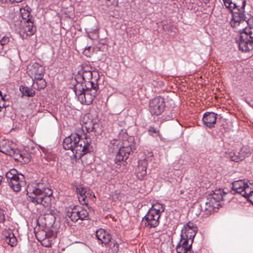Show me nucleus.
<instances>
[{"instance_id": "1", "label": "nucleus", "mask_w": 253, "mask_h": 253, "mask_svg": "<svg viewBox=\"0 0 253 253\" xmlns=\"http://www.w3.org/2000/svg\"><path fill=\"white\" fill-rule=\"evenodd\" d=\"M231 12L230 24L240 33L238 41L239 50L247 52L253 49V16L245 15L246 0H222Z\"/></svg>"}, {"instance_id": "2", "label": "nucleus", "mask_w": 253, "mask_h": 253, "mask_svg": "<svg viewBox=\"0 0 253 253\" xmlns=\"http://www.w3.org/2000/svg\"><path fill=\"white\" fill-rule=\"evenodd\" d=\"M91 139L86 136L81 138L77 133H72L63 140V147L70 150L76 159H80L86 153L92 150Z\"/></svg>"}, {"instance_id": "3", "label": "nucleus", "mask_w": 253, "mask_h": 253, "mask_svg": "<svg viewBox=\"0 0 253 253\" xmlns=\"http://www.w3.org/2000/svg\"><path fill=\"white\" fill-rule=\"evenodd\" d=\"M27 192L28 200L35 204H41L47 207L50 203V196L52 192L49 188L45 187L42 183L29 184Z\"/></svg>"}, {"instance_id": "4", "label": "nucleus", "mask_w": 253, "mask_h": 253, "mask_svg": "<svg viewBox=\"0 0 253 253\" xmlns=\"http://www.w3.org/2000/svg\"><path fill=\"white\" fill-rule=\"evenodd\" d=\"M98 85L94 82H88L84 87L76 85L74 91L79 101L83 104L89 105L92 103L97 94Z\"/></svg>"}, {"instance_id": "5", "label": "nucleus", "mask_w": 253, "mask_h": 253, "mask_svg": "<svg viewBox=\"0 0 253 253\" xmlns=\"http://www.w3.org/2000/svg\"><path fill=\"white\" fill-rule=\"evenodd\" d=\"M66 217L75 222L79 219L81 220L88 219L89 213L87 210L80 206H76L73 208H69L66 213Z\"/></svg>"}, {"instance_id": "6", "label": "nucleus", "mask_w": 253, "mask_h": 253, "mask_svg": "<svg viewBox=\"0 0 253 253\" xmlns=\"http://www.w3.org/2000/svg\"><path fill=\"white\" fill-rule=\"evenodd\" d=\"M253 189V184L245 180H239L233 182L232 190L245 197L248 192H251Z\"/></svg>"}, {"instance_id": "7", "label": "nucleus", "mask_w": 253, "mask_h": 253, "mask_svg": "<svg viewBox=\"0 0 253 253\" xmlns=\"http://www.w3.org/2000/svg\"><path fill=\"white\" fill-rule=\"evenodd\" d=\"M96 236L98 240L105 245L109 244V246L117 252L119 250V244L111 241V235L106 230L100 228L96 231Z\"/></svg>"}, {"instance_id": "8", "label": "nucleus", "mask_w": 253, "mask_h": 253, "mask_svg": "<svg viewBox=\"0 0 253 253\" xmlns=\"http://www.w3.org/2000/svg\"><path fill=\"white\" fill-rule=\"evenodd\" d=\"M165 106L164 98L159 96L150 100L149 110L152 114L159 115L164 111Z\"/></svg>"}, {"instance_id": "9", "label": "nucleus", "mask_w": 253, "mask_h": 253, "mask_svg": "<svg viewBox=\"0 0 253 253\" xmlns=\"http://www.w3.org/2000/svg\"><path fill=\"white\" fill-rule=\"evenodd\" d=\"M160 214L151 211H148L145 216L142 218V225L148 228L157 227L159 224Z\"/></svg>"}, {"instance_id": "10", "label": "nucleus", "mask_w": 253, "mask_h": 253, "mask_svg": "<svg viewBox=\"0 0 253 253\" xmlns=\"http://www.w3.org/2000/svg\"><path fill=\"white\" fill-rule=\"evenodd\" d=\"M27 73L32 80L39 79L43 77L44 69L39 63H33L28 66Z\"/></svg>"}, {"instance_id": "11", "label": "nucleus", "mask_w": 253, "mask_h": 253, "mask_svg": "<svg viewBox=\"0 0 253 253\" xmlns=\"http://www.w3.org/2000/svg\"><path fill=\"white\" fill-rule=\"evenodd\" d=\"M193 242V240L181 237L180 240L176 247L177 253H193L191 250Z\"/></svg>"}, {"instance_id": "12", "label": "nucleus", "mask_w": 253, "mask_h": 253, "mask_svg": "<svg viewBox=\"0 0 253 253\" xmlns=\"http://www.w3.org/2000/svg\"><path fill=\"white\" fill-rule=\"evenodd\" d=\"M197 231V226L192 222H189L182 228L180 237H185L190 240H194Z\"/></svg>"}, {"instance_id": "13", "label": "nucleus", "mask_w": 253, "mask_h": 253, "mask_svg": "<svg viewBox=\"0 0 253 253\" xmlns=\"http://www.w3.org/2000/svg\"><path fill=\"white\" fill-rule=\"evenodd\" d=\"M22 28L20 31V34L23 39L27 38L35 33V28L34 27L33 21H29L26 24H22Z\"/></svg>"}, {"instance_id": "14", "label": "nucleus", "mask_w": 253, "mask_h": 253, "mask_svg": "<svg viewBox=\"0 0 253 253\" xmlns=\"http://www.w3.org/2000/svg\"><path fill=\"white\" fill-rule=\"evenodd\" d=\"M148 161L146 159L138 161V165L135 169V172L138 179H143L146 175V169Z\"/></svg>"}, {"instance_id": "15", "label": "nucleus", "mask_w": 253, "mask_h": 253, "mask_svg": "<svg viewBox=\"0 0 253 253\" xmlns=\"http://www.w3.org/2000/svg\"><path fill=\"white\" fill-rule=\"evenodd\" d=\"M76 189L78 195V199L80 203L82 205H84L88 207V201L87 200L86 194L88 192V188L82 185H78L76 187Z\"/></svg>"}, {"instance_id": "16", "label": "nucleus", "mask_w": 253, "mask_h": 253, "mask_svg": "<svg viewBox=\"0 0 253 253\" xmlns=\"http://www.w3.org/2000/svg\"><path fill=\"white\" fill-rule=\"evenodd\" d=\"M25 178L23 174H20L16 178L12 181H9V186L15 192H19L21 190L22 187L25 185Z\"/></svg>"}, {"instance_id": "17", "label": "nucleus", "mask_w": 253, "mask_h": 253, "mask_svg": "<svg viewBox=\"0 0 253 253\" xmlns=\"http://www.w3.org/2000/svg\"><path fill=\"white\" fill-rule=\"evenodd\" d=\"M13 153L9 155L12 156L16 161L25 163H28L30 161L31 155L28 153L21 152L19 150L15 149L13 148Z\"/></svg>"}, {"instance_id": "18", "label": "nucleus", "mask_w": 253, "mask_h": 253, "mask_svg": "<svg viewBox=\"0 0 253 253\" xmlns=\"http://www.w3.org/2000/svg\"><path fill=\"white\" fill-rule=\"evenodd\" d=\"M216 115L212 112L205 113L203 117L204 124L209 128L214 127L216 121Z\"/></svg>"}, {"instance_id": "19", "label": "nucleus", "mask_w": 253, "mask_h": 253, "mask_svg": "<svg viewBox=\"0 0 253 253\" xmlns=\"http://www.w3.org/2000/svg\"><path fill=\"white\" fill-rule=\"evenodd\" d=\"M93 74H96V73H93L89 66H84L80 71L79 76L87 84L88 82H93L91 81Z\"/></svg>"}, {"instance_id": "20", "label": "nucleus", "mask_w": 253, "mask_h": 253, "mask_svg": "<svg viewBox=\"0 0 253 253\" xmlns=\"http://www.w3.org/2000/svg\"><path fill=\"white\" fill-rule=\"evenodd\" d=\"M199 207L201 210L200 214H202L203 216L210 215L214 211L213 208L210 203L209 204L207 199L201 200L199 205Z\"/></svg>"}, {"instance_id": "21", "label": "nucleus", "mask_w": 253, "mask_h": 253, "mask_svg": "<svg viewBox=\"0 0 253 253\" xmlns=\"http://www.w3.org/2000/svg\"><path fill=\"white\" fill-rule=\"evenodd\" d=\"M13 143L8 140L0 141V151L7 155L13 153Z\"/></svg>"}, {"instance_id": "22", "label": "nucleus", "mask_w": 253, "mask_h": 253, "mask_svg": "<svg viewBox=\"0 0 253 253\" xmlns=\"http://www.w3.org/2000/svg\"><path fill=\"white\" fill-rule=\"evenodd\" d=\"M133 150L131 148H125L120 147L115 158V161L121 162V161H124V160L127 159L130 153L132 152Z\"/></svg>"}, {"instance_id": "23", "label": "nucleus", "mask_w": 253, "mask_h": 253, "mask_svg": "<svg viewBox=\"0 0 253 253\" xmlns=\"http://www.w3.org/2000/svg\"><path fill=\"white\" fill-rule=\"evenodd\" d=\"M30 12L31 9L28 6H26L23 9H21V16L22 18L21 21L22 24H26V23L29 22V21H33Z\"/></svg>"}, {"instance_id": "24", "label": "nucleus", "mask_w": 253, "mask_h": 253, "mask_svg": "<svg viewBox=\"0 0 253 253\" xmlns=\"http://www.w3.org/2000/svg\"><path fill=\"white\" fill-rule=\"evenodd\" d=\"M5 236V242L11 247H14L17 244V239L11 230L5 231L3 233Z\"/></svg>"}, {"instance_id": "25", "label": "nucleus", "mask_w": 253, "mask_h": 253, "mask_svg": "<svg viewBox=\"0 0 253 253\" xmlns=\"http://www.w3.org/2000/svg\"><path fill=\"white\" fill-rule=\"evenodd\" d=\"M120 147L125 148H131L132 149L135 150L133 138L126 136V139L122 140Z\"/></svg>"}, {"instance_id": "26", "label": "nucleus", "mask_w": 253, "mask_h": 253, "mask_svg": "<svg viewBox=\"0 0 253 253\" xmlns=\"http://www.w3.org/2000/svg\"><path fill=\"white\" fill-rule=\"evenodd\" d=\"M33 83L32 86L33 88L36 89H41L44 88L46 86V82L43 78H41L39 79H33Z\"/></svg>"}, {"instance_id": "27", "label": "nucleus", "mask_w": 253, "mask_h": 253, "mask_svg": "<svg viewBox=\"0 0 253 253\" xmlns=\"http://www.w3.org/2000/svg\"><path fill=\"white\" fill-rule=\"evenodd\" d=\"M226 194L223 189H219L215 190L213 192V193L210 194L209 196H211L214 200L216 201L220 202L223 198V196Z\"/></svg>"}, {"instance_id": "28", "label": "nucleus", "mask_w": 253, "mask_h": 253, "mask_svg": "<svg viewBox=\"0 0 253 253\" xmlns=\"http://www.w3.org/2000/svg\"><path fill=\"white\" fill-rule=\"evenodd\" d=\"M164 210L165 208L163 205L160 203H156L153 205L149 210L161 215V213L164 211Z\"/></svg>"}, {"instance_id": "29", "label": "nucleus", "mask_w": 253, "mask_h": 253, "mask_svg": "<svg viewBox=\"0 0 253 253\" xmlns=\"http://www.w3.org/2000/svg\"><path fill=\"white\" fill-rule=\"evenodd\" d=\"M20 174L17 173V170L15 169H11L9 171L6 173V177L7 179L8 182L9 181H12L15 178L18 176Z\"/></svg>"}, {"instance_id": "30", "label": "nucleus", "mask_w": 253, "mask_h": 253, "mask_svg": "<svg viewBox=\"0 0 253 253\" xmlns=\"http://www.w3.org/2000/svg\"><path fill=\"white\" fill-rule=\"evenodd\" d=\"M20 90L22 92L24 95L28 96H33L35 95V91L32 89H30L27 87L21 86L20 87Z\"/></svg>"}, {"instance_id": "31", "label": "nucleus", "mask_w": 253, "mask_h": 253, "mask_svg": "<svg viewBox=\"0 0 253 253\" xmlns=\"http://www.w3.org/2000/svg\"><path fill=\"white\" fill-rule=\"evenodd\" d=\"M206 199L208 201L209 204L210 203V204L211 205L213 209L218 208V206L220 205V202L215 201V200H214L210 196H208Z\"/></svg>"}, {"instance_id": "32", "label": "nucleus", "mask_w": 253, "mask_h": 253, "mask_svg": "<svg viewBox=\"0 0 253 253\" xmlns=\"http://www.w3.org/2000/svg\"><path fill=\"white\" fill-rule=\"evenodd\" d=\"M36 237L39 241H44L46 233L44 230H40L36 233Z\"/></svg>"}, {"instance_id": "33", "label": "nucleus", "mask_w": 253, "mask_h": 253, "mask_svg": "<svg viewBox=\"0 0 253 253\" xmlns=\"http://www.w3.org/2000/svg\"><path fill=\"white\" fill-rule=\"evenodd\" d=\"M96 125H98L95 124L94 123H91L90 125H87V124H86L85 125H84V126L83 127V129L85 128V130L88 132L93 131H96V130H95V126Z\"/></svg>"}, {"instance_id": "34", "label": "nucleus", "mask_w": 253, "mask_h": 253, "mask_svg": "<svg viewBox=\"0 0 253 253\" xmlns=\"http://www.w3.org/2000/svg\"><path fill=\"white\" fill-rule=\"evenodd\" d=\"M150 135L153 137H156L159 135V130L154 127H150L148 129Z\"/></svg>"}, {"instance_id": "35", "label": "nucleus", "mask_w": 253, "mask_h": 253, "mask_svg": "<svg viewBox=\"0 0 253 253\" xmlns=\"http://www.w3.org/2000/svg\"><path fill=\"white\" fill-rule=\"evenodd\" d=\"M86 195L87 200L88 199H90L92 201H94V199L95 198L94 194L89 189L88 190V192L86 194Z\"/></svg>"}, {"instance_id": "36", "label": "nucleus", "mask_w": 253, "mask_h": 253, "mask_svg": "<svg viewBox=\"0 0 253 253\" xmlns=\"http://www.w3.org/2000/svg\"><path fill=\"white\" fill-rule=\"evenodd\" d=\"M5 220L4 211L0 208V222L3 223Z\"/></svg>"}, {"instance_id": "37", "label": "nucleus", "mask_w": 253, "mask_h": 253, "mask_svg": "<svg viewBox=\"0 0 253 253\" xmlns=\"http://www.w3.org/2000/svg\"><path fill=\"white\" fill-rule=\"evenodd\" d=\"M9 38L7 37H4L0 40L1 45H3L7 44L9 42Z\"/></svg>"}, {"instance_id": "38", "label": "nucleus", "mask_w": 253, "mask_h": 253, "mask_svg": "<svg viewBox=\"0 0 253 253\" xmlns=\"http://www.w3.org/2000/svg\"><path fill=\"white\" fill-rule=\"evenodd\" d=\"M91 47L90 46L88 47L87 48H85L84 51V54L87 56H90V54L88 53L87 50L90 49Z\"/></svg>"}, {"instance_id": "39", "label": "nucleus", "mask_w": 253, "mask_h": 253, "mask_svg": "<svg viewBox=\"0 0 253 253\" xmlns=\"http://www.w3.org/2000/svg\"><path fill=\"white\" fill-rule=\"evenodd\" d=\"M242 160H243V159H240L239 158H233L232 159L233 161H236V162H238V161Z\"/></svg>"}, {"instance_id": "40", "label": "nucleus", "mask_w": 253, "mask_h": 253, "mask_svg": "<svg viewBox=\"0 0 253 253\" xmlns=\"http://www.w3.org/2000/svg\"><path fill=\"white\" fill-rule=\"evenodd\" d=\"M42 245L43 246H45V247H49V246H50V245H49V244H46V243H44V242L42 243Z\"/></svg>"}, {"instance_id": "41", "label": "nucleus", "mask_w": 253, "mask_h": 253, "mask_svg": "<svg viewBox=\"0 0 253 253\" xmlns=\"http://www.w3.org/2000/svg\"><path fill=\"white\" fill-rule=\"evenodd\" d=\"M48 216H50L51 219L52 221H54V217L52 214L48 215Z\"/></svg>"}, {"instance_id": "42", "label": "nucleus", "mask_w": 253, "mask_h": 253, "mask_svg": "<svg viewBox=\"0 0 253 253\" xmlns=\"http://www.w3.org/2000/svg\"><path fill=\"white\" fill-rule=\"evenodd\" d=\"M23 0H13V2H20L22 1Z\"/></svg>"}, {"instance_id": "43", "label": "nucleus", "mask_w": 253, "mask_h": 253, "mask_svg": "<svg viewBox=\"0 0 253 253\" xmlns=\"http://www.w3.org/2000/svg\"><path fill=\"white\" fill-rule=\"evenodd\" d=\"M1 96V99L2 100H3V101H5V96H3V95H2V96Z\"/></svg>"}, {"instance_id": "44", "label": "nucleus", "mask_w": 253, "mask_h": 253, "mask_svg": "<svg viewBox=\"0 0 253 253\" xmlns=\"http://www.w3.org/2000/svg\"><path fill=\"white\" fill-rule=\"evenodd\" d=\"M0 1H1L2 3L7 2V0H0Z\"/></svg>"}, {"instance_id": "45", "label": "nucleus", "mask_w": 253, "mask_h": 253, "mask_svg": "<svg viewBox=\"0 0 253 253\" xmlns=\"http://www.w3.org/2000/svg\"><path fill=\"white\" fill-rule=\"evenodd\" d=\"M7 2H13V0H7Z\"/></svg>"}, {"instance_id": "46", "label": "nucleus", "mask_w": 253, "mask_h": 253, "mask_svg": "<svg viewBox=\"0 0 253 253\" xmlns=\"http://www.w3.org/2000/svg\"><path fill=\"white\" fill-rule=\"evenodd\" d=\"M3 107H1L0 106V112L1 111V109Z\"/></svg>"}, {"instance_id": "47", "label": "nucleus", "mask_w": 253, "mask_h": 253, "mask_svg": "<svg viewBox=\"0 0 253 253\" xmlns=\"http://www.w3.org/2000/svg\"><path fill=\"white\" fill-rule=\"evenodd\" d=\"M0 96H2V92L0 91Z\"/></svg>"}, {"instance_id": "48", "label": "nucleus", "mask_w": 253, "mask_h": 253, "mask_svg": "<svg viewBox=\"0 0 253 253\" xmlns=\"http://www.w3.org/2000/svg\"><path fill=\"white\" fill-rule=\"evenodd\" d=\"M121 135H122V133L119 134V138H121Z\"/></svg>"}, {"instance_id": "49", "label": "nucleus", "mask_w": 253, "mask_h": 253, "mask_svg": "<svg viewBox=\"0 0 253 253\" xmlns=\"http://www.w3.org/2000/svg\"><path fill=\"white\" fill-rule=\"evenodd\" d=\"M116 142H118V141H116ZM119 143H117V145H118Z\"/></svg>"}, {"instance_id": "50", "label": "nucleus", "mask_w": 253, "mask_h": 253, "mask_svg": "<svg viewBox=\"0 0 253 253\" xmlns=\"http://www.w3.org/2000/svg\"><path fill=\"white\" fill-rule=\"evenodd\" d=\"M252 1H253L252 2H253V0H252Z\"/></svg>"}]
</instances>
